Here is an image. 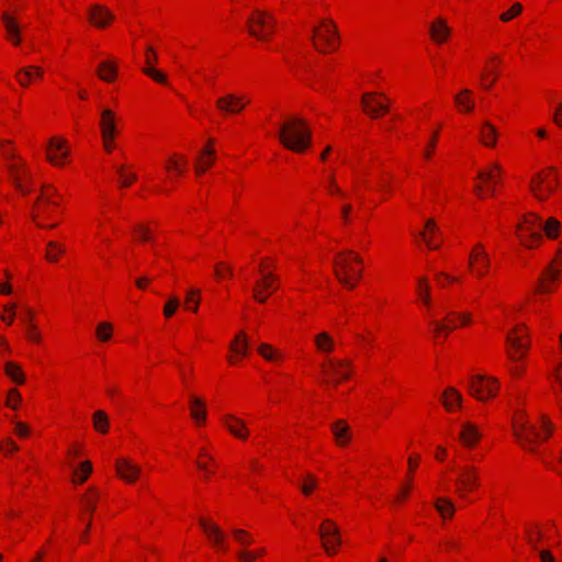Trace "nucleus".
Segmentation results:
<instances>
[{"instance_id": "obj_5", "label": "nucleus", "mask_w": 562, "mask_h": 562, "mask_svg": "<svg viewBox=\"0 0 562 562\" xmlns=\"http://www.w3.org/2000/svg\"><path fill=\"white\" fill-rule=\"evenodd\" d=\"M277 21L272 14L266 11L256 10L247 19L248 32L260 41H267L272 35Z\"/></svg>"}, {"instance_id": "obj_8", "label": "nucleus", "mask_w": 562, "mask_h": 562, "mask_svg": "<svg viewBox=\"0 0 562 562\" xmlns=\"http://www.w3.org/2000/svg\"><path fill=\"white\" fill-rule=\"evenodd\" d=\"M469 389L480 401H484L486 397H492L496 394L498 381L494 378H486L480 374L474 375L471 378Z\"/></svg>"}, {"instance_id": "obj_6", "label": "nucleus", "mask_w": 562, "mask_h": 562, "mask_svg": "<svg viewBox=\"0 0 562 562\" xmlns=\"http://www.w3.org/2000/svg\"><path fill=\"white\" fill-rule=\"evenodd\" d=\"M543 427L547 429V432L542 437L533 425H530L525 418L518 417L514 425L515 436L520 445L531 450V448L527 446L528 443H532L535 440H546L550 435L551 424L546 419H543Z\"/></svg>"}, {"instance_id": "obj_16", "label": "nucleus", "mask_w": 562, "mask_h": 562, "mask_svg": "<svg viewBox=\"0 0 562 562\" xmlns=\"http://www.w3.org/2000/svg\"><path fill=\"white\" fill-rule=\"evenodd\" d=\"M100 128L102 139H114L116 126H115V114L110 109H103L100 117Z\"/></svg>"}, {"instance_id": "obj_40", "label": "nucleus", "mask_w": 562, "mask_h": 562, "mask_svg": "<svg viewBox=\"0 0 562 562\" xmlns=\"http://www.w3.org/2000/svg\"><path fill=\"white\" fill-rule=\"evenodd\" d=\"M471 91L469 89H463L459 94L454 97L456 104L463 111L470 112L473 110V102L469 98Z\"/></svg>"}, {"instance_id": "obj_54", "label": "nucleus", "mask_w": 562, "mask_h": 562, "mask_svg": "<svg viewBox=\"0 0 562 562\" xmlns=\"http://www.w3.org/2000/svg\"><path fill=\"white\" fill-rule=\"evenodd\" d=\"M316 487V480L312 475L306 476V482L301 485V491L305 495H310L311 492Z\"/></svg>"}, {"instance_id": "obj_2", "label": "nucleus", "mask_w": 562, "mask_h": 562, "mask_svg": "<svg viewBox=\"0 0 562 562\" xmlns=\"http://www.w3.org/2000/svg\"><path fill=\"white\" fill-rule=\"evenodd\" d=\"M279 138L282 145L293 151L301 153L308 148L312 140V132L302 117H292L281 125Z\"/></svg>"}, {"instance_id": "obj_22", "label": "nucleus", "mask_w": 562, "mask_h": 562, "mask_svg": "<svg viewBox=\"0 0 562 562\" xmlns=\"http://www.w3.org/2000/svg\"><path fill=\"white\" fill-rule=\"evenodd\" d=\"M506 341L508 345V356L513 360H517L524 357V355L528 350V344L522 341V338L519 335H508Z\"/></svg>"}, {"instance_id": "obj_48", "label": "nucleus", "mask_w": 562, "mask_h": 562, "mask_svg": "<svg viewBox=\"0 0 562 562\" xmlns=\"http://www.w3.org/2000/svg\"><path fill=\"white\" fill-rule=\"evenodd\" d=\"M232 535L234 536L236 541L241 546H248L252 542L251 536L243 529L234 528L232 529Z\"/></svg>"}, {"instance_id": "obj_24", "label": "nucleus", "mask_w": 562, "mask_h": 562, "mask_svg": "<svg viewBox=\"0 0 562 562\" xmlns=\"http://www.w3.org/2000/svg\"><path fill=\"white\" fill-rule=\"evenodd\" d=\"M224 424L226 428L229 430V432L234 435L236 438L246 439L248 437V429L244 420L233 415H227L224 418Z\"/></svg>"}, {"instance_id": "obj_34", "label": "nucleus", "mask_w": 562, "mask_h": 562, "mask_svg": "<svg viewBox=\"0 0 562 562\" xmlns=\"http://www.w3.org/2000/svg\"><path fill=\"white\" fill-rule=\"evenodd\" d=\"M191 417L198 424H202L206 419V411L202 400L192 396L191 397Z\"/></svg>"}, {"instance_id": "obj_58", "label": "nucleus", "mask_w": 562, "mask_h": 562, "mask_svg": "<svg viewBox=\"0 0 562 562\" xmlns=\"http://www.w3.org/2000/svg\"><path fill=\"white\" fill-rule=\"evenodd\" d=\"M200 294V291L196 290V289H192L190 290L188 293H187V297H186V303H190V302H194V305L193 307L191 308L193 312H196L198 311V300H195L194 297L199 296Z\"/></svg>"}, {"instance_id": "obj_10", "label": "nucleus", "mask_w": 562, "mask_h": 562, "mask_svg": "<svg viewBox=\"0 0 562 562\" xmlns=\"http://www.w3.org/2000/svg\"><path fill=\"white\" fill-rule=\"evenodd\" d=\"M555 187L557 177H551L549 172L537 173L530 182L531 192L540 201H544L554 191Z\"/></svg>"}, {"instance_id": "obj_42", "label": "nucleus", "mask_w": 562, "mask_h": 562, "mask_svg": "<svg viewBox=\"0 0 562 562\" xmlns=\"http://www.w3.org/2000/svg\"><path fill=\"white\" fill-rule=\"evenodd\" d=\"M94 429L101 434H105L109 429V418L103 411H97L93 414Z\"/></svg>"}, {"instance_id": "obj_62", "label": "nucleus", "mask_w": 562, "mask_h": 562, "mask_svg": "<svg viewBox=\"0 0 562 562\" xmlns=\"http://www.w3.org/2000/svg\"><path fill=\"white\" fill-rule=\"evenodd\" d=\"M26 336L30 340L34 342H38L41 339V335L36 331V327L33 324H30L26 328Z\"/></svg>"}, {"instance_id": "obj_26", "label": "nucleus", "mask_w": 562, "mask_h": 562, "mask_svg": "<svg viewBox=\"0 0 562 562\" xmlns=\"http://www.w3.org/2000/svg\"><path fill=\"white\" fill-rule=\"evenodd\" d=\"M330 369L334 375L337 378L335 384L339 382V380H347L350 378V370L352 368V363L348 359L340 360H330Z\"/></svg>"}, {"instance_id": "obj_47", "label": "nucleus", "mask_w": 562, "mask_h": 562, "mask_svg": "<svg viewBox=\"0 0 562 562\" xmlns=\"http://www.w3.org/2000/svg\"><path fill=\"white\" fill-rule=\"evenodd\" d=\"M258 352L269 361H274L280 358V355L268 344H261L258 347Z\"/></svg>"}, {"instance_id": "obj_49", "label": "nucleus", "mask_w": 562, "mask_h": 562, "mask_svg": "<svg viewBox=\"0 0 562 562\" xmlns=\"http://www.w3.org/2000/svg\"><path fill=\"white\" fill-rule=\"evenodd\" d=\"M180 305V301L177 296H170L164 307V315L169 318L171 317Z\"/></svg>"}, {"instance_id": "obj_56", "label": "nucleus", "mask_w": 562, "mask_h": 562, "mask_svg": "<svg viewBox=\"0 0 562 562\" xmlns=\"http://www.w3.org/2000/svg\"><path fill=\"white\" fill-rule=\"evenodd\" d=\"M14 425H15V432L19 437L25 438L30 435V428L27 425H25L21 422H15Z\"/></svg>"}, {"instance_id": "obj_53", "label": "nucleus", "mask_w": 562, "mask_h": 562, "mask_svg": "<svg viewBox=\"0 0 562 562\" xmlns=\"http://www.w3.org/2000/svg\"><path fill=\"white\" fill-rule=\"evenodd\" d=\"M434 326L435 335H439L440 333L448 334L457 327L454 324H449L446 322H434Z\"/></svg>"}, {"instance_id": "obj_52", "label": "nucleus", "mask_w": 562, "mask_h": 562, "mask_svg": "<svg viewBox=\"0 0 562 562\" xmlns=\"http://www.w3.org/2000/svg\"><path fill=\"white\" fill-rule=\"evenodd\" d=\"M21 401V394L16 389H11L8 392V401L7 404L11 406L13 409H16L18 404Z\"/></svg>"}, {"instance_id": "obj_13", "label": "nucleus", "mask_w": 562, "mask_h": 562, "mask_svg": "<svg viewBox=\"0 0 562 562\" xmlns=\"http://www.w3.org/2000/svg\"><path fill=\"white\" fill-rule=\"evenodd\" d=\"M274 279V273L261 271V279L252 288V296L257 302H267Z\"/></svg>"}, {"instance_id": "obj_41", "label": "nucleus", "mask_w": 562, "mask_h": 562, "mask_svg": "<svg viewBox=\"0 0 562 562\" xmlns=\"http://www.w3.org/2000/svg\"><path fill=\"white\" fill-rule=\"evenodd\" d=\"M65 252V247L57 241H49L47 244V251L45 258L50 262H57L59 255Z\"/></svg>"}, {"instance_id": "obj_11", "label": "nucleus", "mask_w": 562, "mask_h": 562, "mask_svg": "<svg viewBox=\"0 0 562 562\" xmlns=\"http://www.w3.org/2000/svg\"><path fill=\"white\" fill-rule=\"evenodd\" d=\"M456 483L459 496L461 498H465L467 494L472 492L479 485V474L476 468L464 467L460 469Z\"/></svg>"}, {"instance_id": "obj_63", "label": "nucleus", "mask_w": 562, "mask_h": 562, "mask_svg": "<svg viewBox=\"0 0 562 562\" xmlns=\"http://www.w3.org/2000/svg\"><path fill=\"white\" fill-rule=\"evenodd\" d=\"M95 497H92L90 495H86L83 497V504H85V508L87 512H89L90 514L93 513L95 510Z\"/></svg>"}, {"instance_id": "obj_25", "label": "nucleus", "mask_w": 562, "mask_h": 562, "mask_svg": "<svg viewBox=\"0 0 562 562\" xmlns=\"http://www.w3.org/2000/svg\"><path fill=\"white\" fill-rule=\"evenodd\" d=\"M462 443L468 448H473L480 440L481 434L477 427L471 423H464L459 436Z\"/></svg>"}, {"instance_id": "obj_7", "label": "nucleus", "mask_w": 562, "mask_h": 562, "mask_svg": "<svg viewBox=\"0 0 562 562\" xmlns=\"http://www.w3.org/2000/svg\"><path fill=\"white\" fill-rule=\"evenodd\" d=\"M318 535L326 553L329 555L335 554L336 548L341 543L340 531L335 522L330 519H325L318 529Z\"/></svg>"}, {"instance_id": "obj_18", "label": "nucleus", "mask_w": 562, "mask_h": 562, "mask_svg": "<svg viewBox=\"0 0 562 562\" xmlns=\"http://www.w3.org/2000/svg\"><path fill=\"white\" fill-rule=\"evenodd\" d=\"M502 168L499 165L494 164L488 170H481L477 173V179L487 186V192L491 195L495 194L496 183L501 181Z\"/></svg>"}, {"instance_id": "obj_39", "label": "nucleus", "mask_w": 562, "mask_h": 562, "mask_svg": "<svg viewBox=\"0 0 562 562\" xmlns=\"http://www.w3.org/2000/svg\"><path fill=\"white\" fill-rule=\"evenodd\" d=\"M477 256H480V260L474 261V265L470 266V268L473 269L479 278H482L490 267V258L485 251L479 252Z\"/></svg>"}, {"instance_id": "obj_60", "label": "nucleus", "mask_w": 562, "mask_h": 562, "mask_svg": "<svg viewBox=\"0 0 562 562\" xmlns=\"http://www.w3.org/2000/svg\"><path fill=\"white\" fill-rule=\"evenodd\" d=\"M1 449L5 453H12V452L16 451L19 449V447L16 446V443L11 438H7L3 441L2 446H1Z\"/></svg>"}, {"instance_id": "obj_14", "label": "nucleus", "mask_w": 562, "mask_h": 562, "mask_svg": "<svg viewBox=\"0 0 562 562\" xmlns=\"http://www.w3.org/2000/svg\"><path fill=\"white\" fill-rule=\"evenodd\" d=\"M66 140L58 139L56 137L50 138L48 143V155L47 159L53 165H61L64 164V159L68 156V149L65 147Z\"/></svg>"}, {"instance_id": "obj_12", "label": "nucleus", "mask_w": 562, "mask_h": 562, "mask_svg": "<svg viewBox=\"0 0 562 562\" xmlns=\"http://www.w3.org/2000/svg\"><path fill=\"white\" fill-rule=\"evenodd\" d=\"M247 102L243 95L226 93L216 100V108L224 115H234L240 113Z\"/></svg>"}, {"instance_id": "obj_55", "label": "nucleus", "mask_w": 562, "mask_h": 562, "mask_svg": "<svg viewBox=\"0 0 562 562\" xmlns=\"http://www.w3.org/2000/svg\"><path fill=\"white\" fill-rule=\"evenodd\" d=\"M117 173L122 178V186L123 187H128L131 184V182L136 179V175L135 173H131V175L126 176L124 173V168L123 167H119L117 168Z\"/></svg>"}, {"instance_id": "obj_4", "label": "nucleus", "mask_w": 562, "mask_h": 562, "mask_svg": "<svg viewBox=\"0 0 562 562\" xmlns=\"http://www.w3.org/2000/svg\"><path fill=\"white\" fill-rule=\"evenodd\" d=\"M338 32L331 21L323 20L321 26L313 27L311 40L319 53H327L337 48Z\"/></svg>"}, {"instance_id": "obj_33", "label": "nucleus", "mask_w": 562, "mask_h": 562, "mask_svg": "<svg viewBox=\"0 0 562 562\" xmlns=\"http://www.w3.org/2000/svg\"><path fill=\"white\" fill-rule=\"evenodd\" d=\"M462 402L461 394L453 387H448L442 394V403L447 411H452L453 406H460Z\"/></svg>"}, {"instance_id": "obj_45", "label": "nucleus", "mask_w": 562, "mask_h": 562, "mask_svg": "<svg viewBox=\"0 0 562 562\" xmlns=\"http://www.w3.org/2000/svg\"><path fill=\"white\" fill-rule=\"evenodd\" d=\"M212 143H213V140H209V146H211ZM214 156H215V151L212 148L206 147L202 151V156H200L196 161L200 162L202 166H204L207 169L213 164Z\"/></svg>"}, {"instance_id": "obj_50", "label": "nucleus", "mask_w": 562, "mask_h": 562, "mask_svg": "<svg viewBox=\"0 0 562 562\" xmlns=\"http://www.w3.org/2000/svg\"><path fill=\"white\" fill-rule=\"evenodd\" d=\"M521 11H522L521 4L520 3H515V4L512 5V8L508 11L502 13L499 18H501V20L503 22H508L509 20H512L516 15L520 14Z\"/></svg>"}, {"instance_id": "obj_15", "label": "nucleus", "mask_w": 562, "mask_h": 562, "mask_svg": "<svg viewBox=\"0 0 562 562\" xmlns=\"http://www.w3.org/2000/svg\"><path fill=\"white\" fill-rule=\"evenodd\" d=\"M117 475L128 483L135 482L140 473V469L125 458H120L115 462Z\"/></svg>"}, {"instance_id": "obj_51", "label": "nucleus", "mask_w": 562, "mask_h": 562, "mask_svg": "<svg viewBox=\"0 0 562 562\" xmlns=\"http://www.w3.org/2000/svg\"><path fill=\"white\" fill-rule=\"evenodd\" d=\"M143 71L157 82L165 83L167 80L166 76L154 67H145Z\"/></svg>"}, {"instance_id": "obj_32", "label": "nucleus", "mask_w": 562, "mask_h": 562, "mask_svg": "<svg viewBox=\"0 0 562 562\" xmlns=\"http://www.w3.org/2000/svg\"><path fill=\"white\" fill-rule=\"evenodd\" d=\"M4 373L12 382L16 384H23L25 381V376L21 367L13 361H8L4 363Z\"/></svg>"}, {"instance_id": "obj_35", "label": "nucleus", "mask_w": 562, "mask_h": 562, "mask_svg": "<svg viewBox=\"0 0 562 562\" xmlns=\"http://www.w3.org/2000/svg\"><path fill=\"white\" fill-rule=\"evenodd\" d=\"M435 507L443 519L451 518L456 510L453 503L447 497H438Z\"/></svg>"}, {"instance_id": "obj_46", "label": "nucleus", "mask_w": 562, "mask_h": 562, "mask_svg": "<svg viewBox=\"0 0 562 562\" xmlns=\"http://www.w3.org/2000/svg\"><path fill=\"white\" fill-rule=\"evenodd\" d=\"M111 331L112 325L110 323L102 322L98 325L95 334L101 341H108L111 338Z\"/></svg>"}, {"instance_id": "obj_28", "label": "nucleus", "mask_w": 562, "mask_h": 562, "mask_svg": "<svg viewBox=\"0 0 562 562\" xmlns=\"http://www.w3.org/2000/svg\"><path fill=\"white\" fill-rule=\"evenodd\" d=\"M425 228L428 233L422 232L420 236L424 238L429 249H437L439 244L435 241V237L439 234L438 227L432 218L426 221Z\"/></svg>"}, {"instance_id": "obj_44", "label": "nucleus", "mask_w": 562, "mask_h": 562, "mask_svg": "<svg viewBox=\"0 0 562 562\" xmlns=\"http://www.w3.org/2000/svg\"><path fill=\"white\" fill-rule=\"evenodd\" d=\"M418 294L420 299L423 300L424 304L429 306L430 305V288L428 285L426 278H420L418 280Z\"/></svg>"}, {"instance_id": "obj_9", "label": "nucleus", "mask_w": 562, "mask_h": 562, "mask_svg": "<svg viewBox=\"0 0 562 562\" xmlns=\"http://www.w3.org/2000/svg\"><path fill=\"white\" fill-rule=\"evenodd\" d=\"M381 99L387 101L384 93L368 92L361 97V105L364 112L372 119L379 117L382 113H386L390 109L389 104Z\"/></svg>"}, {"instance_id": "obj_20", "label": "nucleus", "mask_w": 562, "mask_h": 562, "mask_svg": "<svg viewBox=\"0 0 562 562\" xmlns=\"http://www.w3.org/2000/svg\"><path fill=\"white\" fill-rule=\"evenodd\" d=\"M8 168L16 189L21 193L27 194L30 189L22 183V178L24 177L31 182L32 177L30 170L24 165H9Z\"/></svg>"}, {"instance_id": "obj_19", "label": "nucleus", "mask_w": 562, "mask_h": 562, "mask_svg": "<svg viewBox=\"0 0 562 562\" xmlns=\"http://www.w3.org/2000/svg\"><path fill=\"white\" fill-rule=\"evenodd\" d=\"M89 20L97 27H105L114 20V15L105 7L93 4L89 9Z\"/></svg>"}, {"instance_id": "obj_59", "label": "nucleus", "mask_w": 562, "mask_h": 562, "mask_svg": "<svg viewBox=\"0 0 562 562\" xmlns=\"http://www.w3.org/2000/svg\"><path fill=\"white\" fill-rule=\"evenodd\" d=\"M157 61V54L151 46L146 47V65L147 67H153V65Z\"/></svg>"}, {"instance_id": "obj_3", "label": "nucleus", "mask_w": 562, "mask_h": 562, "mask_svg": "<svg viewBox=\"0 0 562 562\" xmlns=\"http://www.w3.org/2000/svg\"><path fill=\"white\" fill-rule=\"evenodd\" d=\"M353 262L362 263L360 256L351 250L339 254L334 260V273L337 280L347 289H355L356 283L352 282Z\"/></svg>"}, {"instance_id": "obj_57", "label": "nucleus", "mask_w": 562, "mask_h": 562, "mask_svg": "<svg viewBox=\"0 0 562 562\" xmlns=\"http://www.w3.org/2000/svg\"><path fill=\"white\" fill-rule=\"evenodd\" d=\"M136 232L138 233V237L142 241L151 240L150 229L144 225H138L136 227Z\"/></svg>"}, {"instance_id": "obj_21", "label": "nucleus", "mask_w": 562, "mask_h": 562, "mask_svg": "<svg viewBox=\"0 0 562 562\" xmlns=\"http://www.w3.org/2000/svg\"><path fill=\"white\" fill-rule=\"evenodd\" d=\"M429 32L432 41L441 44L450 36L451 29L443 19L438 18L430 24Z\"/></svg>"}, {"instance_id": "obj_43", "label": "nucleus", "mask_w": 562, "mask_h": 562, "mask_svg": "<svg viewBox=\"0 0 562 562\" xmlns=\"http://www.w3.org/2000/svg\"><path fill=\"white\" fill-rule=\"evenodd\" d=\"M1 20L4 24V27L7 30L8 35H18V31H20V26L18 24V21L14 16H12L8 12H3L1 14Z\"/></svg>"}, {"instance_id": "obj_27", "label": "nucleus", "mask_w": 562, "mask_h": 562, "mask_svg": "<svg viewBox=\"0 0 562 562\" xmlns=\"http://www.w3.org/2000/svg\"><path fill=\"white\" fill-rule=\"evenodd\" d=\"M331 431L336 441L340 446H345L350 440V428L345 420H337L331 425Z\"/></svg>"}, {"instance_id": "obj_23", "label": "nucleus", "mask_w": 562, "mask_h": 562, "mask_svg": "<svg viewBox=\"0 0 562 562\" xmlns=\"http://www.w3.org/2000/svg\"><path fill=\"white\" fill-rule=\"evenodd\" d=\"M560 268L558 266H554V265H550L547 270L544 271V273L542 274V277L539 279V286L537 289V292H540V293H549L552 291V286L550 284V282L552 281H555L559 279L560 277Z\"/></svg>"}, {"instance_id": "obj_36", "label": "nucleus", "mask_w": 562, "mask_h": 562, "mask_svg": "<svg viewBox=\"0 0 562 562\" xmlns=\"http://www.w3.org/2000/svg\"><path fill=\"white\" fill-rule=\"evenodd\" d=\"M481 140L485 146L493 147L496 144V128L488 122H485L481 128Z\"/></svg>"}, {"instance_id": "obj_30", "label": "nucleus", "mask_w": 562, "mask_h": 562, "mask_svg": "<svg viewBox=\"0 0 562 562\" xmlns=\"http://www.w3.org/2000/svg\"><path fill=\"white\" fill-rule=\"evenodd\" d=\"M43 76V70L42 68L40 67H36V66H29V67H25L23 69H20L18 72H16V79L19 81V83L23 87L27 86L29 82L34 78V77H42Z\"/></svg>"}, {"instance_id": "obj_61", "label": "nucleus", "mask_w": 562, "mask_h": 562, "mask_svg": "<svg viewBox=\"0 0 562 562\" xmlns=\"http://www.w3.org/2000/svg\"><path fill=\"white\" fill-rule=\"evenodd\" d=\"M237 558L240 562H254L256 554L252 551L243 550L237 553Z\"/></svg>"}, {"instance_id": "obj_31", "label": "nucleus", "mask_w": 562, "mask_h": 562, "mask_svg": "<svg viewBox=\"0 0 562 562\" xmlns=\"http://www.w3.org/2000/svg\"><path fill=\"white\" fill-rule=\"evenodd\" d=\"M97 72H98L100 79H102L103 81H106V82H111L116 77L117 68L113 61L105 60L99 65Z\"/></svg>"}, {"instance_id": "obj_17", "label": "nucleus", "mask_w": 562, "mask_h": 562, "mask_svg": "<svg viewBox=\"0 0 562 562\" xmlns=\"http://www.w3.org/2000/svg\"><path fill=\"white\" fill-rule=\"evenodd\" d=\"M58 203L53 200V192H43L35 205V213L33 214V218H48L53 210L50 206H56Z\"/></svg>"}, {"instance_id": "obj_29", "label": "nucleus", "mask_w": 562, "mask_h": 562, "mask_svg": "<svg viewBox=\"0 0 562 562\" xmlns=\"http://www.w3.org/2000/svg\"><path fill=\"white\" fill-rule=\"evenodd\" d=\"M199 524L212 542L225 540V536H224L223 531L214 522H210L206 519L201 518L199 520Z\"/></svg>"}, {"instance_id": "obj_64", "label": "nucleus", "mask_w": 562, "mask_h": 562, "mask_svg": "<svg viewBox=\"0 0 562 562\" xmlns=\"http://www.w3.org/2000/svg\"><path fill=\"white\" fill-rule=\"evenodd\" d=\"M553 121L558 126L562 127V101L554 111Z\"/></svg>"}, {"instance_id": "obj_37", "label": "nucleus", "mask_w": 562, "mask_h": 562, "mask_svg": "<svg viewBox=\"0 0 562 562\" xmlns=\"http://www.w3.org/2000/svg\"><path fill=\"white\" fill-rule=\"evenodd\" d=\"M231 350L240 357H245L248 352L249 342L244 333H239L229 346Z\"/></svg>"}, {"instance_id": "obj_38", "label": "nucleus", "mask_w": 562, "mask_h": 562, "mask_svg": "<svg viewBox=\"0 0 562 562\" xmlns=\"http://www.w3.org/2000/svg\"><path fill=\"white\" fill-rule=\"evenodd\" d=\"M315 345L322 352H330L335 346L333 338L325 331L315 336Z\"/></svg>"}, {"instance_id": "obj_1", "label": "nucleus", "mask_w": 562, "mask_h": 562, "mask_svg": "<svg viewBox=\"0 0 562 562\" xmlns=\"http://www.w3.org/2000/svg\"><path fill=\"white\" fill-rule=\"evenodd\" d=\"M560 229V222L550 217L546 224L535 214H529L517 226V236L520 243L528 248H532L542 240L544 232L549 238H555Z\"/></svg>"}]
</instances>
